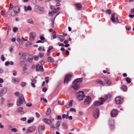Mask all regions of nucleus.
<instances>
[{
    "label": "nucleus",
    "mask_w": 134,
    "mask_h": 134,
    "mask_svg": "<svg viewBox=\"0 0 134 134\" xmlns=\"http://www.w3.org/2000/svg\"><path fill=\"white\" fill-rule=\"evenodd\" d=\"M77 98L79 100H82L84 97H85L84 93L83 91H80L77 94Z\"/></svg>",
    "instance_id": "f257e3e1"
},
{
    "label": "nucleus",
    "mask_w": 134,
    "mask_h": 134,
    "mask_svg": "<svg viewBox=\"0 0 134 134\" xmlns=\"http://www.w3.org/2000/svg\"><path fill=\"white\" fill-rule=\"evenodd\" d=\"M100 100L101 101L100 102L99 101L94 102L93 104L94 106H97L102 104L104 103V102L105 100V99L102 98H100Z\"/></svg>",
    "instance_id": "f03ea898"
},
{
    "label": "nucleus",
    "mask_w": 134,
    "mask_h": 134,
    "mask_svg": "<svg viewBox=\"0 0 134 134\" xmlns=\"http://www.w3.org/2000/svg\"><path fill=\"white\" fill-rule=\"evenodd\" d=\"M25 101V99L24 98L23 94H21V96L19 97V99L17 100V105L19 106L23 103V101Z\"/></svg>",
    "instance_id": "7ed1b4c3"
},
{
    "label": "nucleus",
    "mask_w": 134,
    "mask_h": 134,
    "mask_svg": "<svg viewBox=\"0 0 134 134\" xmlns=\"http://www.w3.org/2000/svg\"><path fill=\"white\" fill-rule=\"evenodd\" d=\"M84 103L85 105L89 104L91 102L92 99L91 97L89 96H86L85 97Z\"/></svg>",
    "instance_id": "20e7f679"
},
{
    "label": "nucleus",
    "mask_w": 134,
    "mask_h": 134,
    "mask_svg": "<svg viewBox=\"0 0 134 134\" xmlns=\"http://www.w3.org/2000/svg\"><path fill=\"white\" fill-rule=\"evenodd\" d=\"M99 111L97 108H96L93 111V116L94 118L97 119L99 116Z\"/></svg>",
    "instance_id": "39448f33"
},
{
    "label": "nucleus",
    "mask_w": 134,
    "mask_h": 134,
    "mask_svg": "<svg viewBox=\"0 0 134 134\" xmlns=\"http://www.w3.org/2000/svg\"><path fill=\"white\" fill-rule=\"evenodd\" d=\"M72 76V75L70 74H69L68 75H66L64 78V83H68L69 81L71 80Z\"/></svg>",
    "instance_id": "423d86ee"
},
{
    "label": "nucleus",
    "mask_w": 134,
    "mask_h": 134,
    "mask_svg": "<svg viewBox=\"0 0 134 134\" xmlns=\"http://www.w3.org/2000/svg\"><path fill=\"white\" fill-rule=\"evenodd\" d=\"M26 55L25 53H23L22 55L20 57V61L21 63L23 64L26 61V58L25 57Z\"/></svg>",
    "instance_id": "0eeeda50"
},
{
    "label": "nucleus",
    "mask_w": 134,
    "mask_h": 134,
    "mask_svg": "<svg viewBox=\"0 0 134 134\" xmlns=\"http://www.w3.org/2000/svg\"><path fill=\"white\" fill-rule=\"evenodd\" d=\"M36 36V34L35 32H31L29 35V40L30 41L34 40L35 39Z\"/></svg>",
    "instance_id": "6e6552de"
},
{
    "label": "nucleus",
    "mask_w": 134,
    "mask_h": 134,
    "mask_svg": "<svg viewBox=\"0 0 134 134\" xmlns=\"http://www.w3.org/2000/svg\"><path fill=\"white\" fill-rule=\"evenodd\" d=\"M123 98H121L120 97H117L116 98L115 102L117 104H121L123 102Z\"/></svg>",
    "instance_id": "1a4fd4ad"
},
{
    "label": "nucleus",
    "mask_w": 134,
    "mask_h": 134,
    "mask_svg": "<svg viewBox=\"0 0 134 134\" xmlns=\"http://www.w3.org/2000/svg\"><path fill=\"white\" fill-rule=\"evenodd\" d=\"M95 83L103 86H104L105 84V82L104 81L99 79H97L96 80Z\"/></svg>",
    "instance_id": "9d476101"
},
{
    "label": "nucleus",
    "mask_w": 134,
    "mask_h": 134,
    "mask_svg": "<svg viewBox=\"0 0 134 134\" xmlns=\"http://www.w3.org/2000/svg\"><path fill=\"white\" fill-rule=\"evenodd\" d=\"M35 127L34 126L30 127L27 130L26 133H28L33 132L35 130Z\"/></svg>",
    "instance_id": "9b49d317"
},
{
    "label": "nucleus",
    "mask_w": 134,
    "mask_h": 134,
    "mask_svg": "<svg viewBox=\"0 0 134 134\" xmlns=\"http://www.w3.org/2000/svg\"><path fill=\"white\" fill-rule=\"evenodd\" d=\"M43 121L46 124L52 125V123L51 120L48 119L44 118L43 119Z\"/></svg>",
    "instance_id": "f8f14e48"
},
{
    "label": "nucleus",
    "mask_w": 134,
    "mask_h": 134,
    "mask_svg": "<svg viewBox=\"0 0 134 134\" xmlns=\"http://www.w3.org/2000/svg\"><path fill=\"white\" fill-rule=\"evenodd\" d=\"M115 14V13H113L111 15V20L113 22H116L118 23H119V21L118 17L116 18L115 19L114 16Z\"/></svg>",
    "instance_id": "ddd939ff"
},
{
    "label": "nucleus",
    "mask_w": 134,
    "mask_h": 134,
    "mask_svg": "<svg viewBox=\"0 0 134 134\" xmlns=\"http://www.w3.org/2000/svg\"><path fill=\"white\" fill-rule=\"evenodd\" d=\"M7 88L6 87H4L1 90L0 93V96H2L7 92Z\"/></svg>",
    "instance_id": "4468645a"
},
{
    "label": "nucleus",
    "mask_w": 134,
    "mask_h": 134,
    "mask_svg": "<svg viewBox=\"0 0 134 134\" xmlns=\"http://www.w3.org/2000/svg\"><path fill=\"white\" fill-rule=\"evenodd\" d=\"M35 7H37L36 9L39 10L41 13H43L44 12V8L43 7H40V6H36Z\"/></svg>",
    "instance_id": "2eb2a0df"
},
{
    "label": "nucleus",
    "mask_w": 134,
    "mask_h": 134,
    "mask_svg": "<svg viewBox=\"0 0 134 134\" xmlns=\"http://www.w3.org/2000/svg\"><path fill=\"white\" fill-rule=\"evenodd\" d=\"M118 111L116 110H113L111 112V115L113 117H114L118 114Z\"/></svg>",
    "instance_id": "dca6fc26"
},
{
    "label": "nucleus",
    "mask_w": 134,
    "mask_h": 134,
    "mask_svg": "<svg viewBox=\"0 0 134 134\" xmlns=\"http://www.w3.org/2000/svg\"><path fill=\"white\" fill-rule=\"evenodd\" d=\"M14 13L16 14H17L19 13L20 11V9L19 7L18 6H16L14 9Z\"/></svg>",
    "instance_id": "f3484780"
},
{
    "label": "nucleus",
    "mask_w": 134,
    "mask_h": 134,
    "mask_svg": "<svg viewBox=\"0 0 134 134\" xmlns=\"http://www.w3.org/2000/svg\"><path fill=\"white\" fill-rule=\"evenodd\" d=\"M114 120H111V122L110 124V129L111 130H113L114 128Z\"/></svg>",
    "instance_id": "a211bd4d"
},
{
    "label": "nucleus",
    "mask_w": 134,
    "mask_h": 134,
    "mask_svg": "<svg viewBox=\"0 0 134 134\" xmlns=\"http://www.w3.org/2000/svg\"><path fill=\"white\" fill-rule=\"evenodd\" d=\"M82 81V78L77 79L75 80L73 82V83L75 84H78L79 82H81Z\"/></svg>",
    "instance_id": "6ab92c4d"
},
{
    "label": "nucleus",
    "mask_w": 134,
    "mask_h": 134,
    "mask_svg": "<svg viewBox=\"0 0 134 134\" xmlns=\"http://www.w3.org/2000/svg\"><path fill=\"white\" fill-rule=\"evenodd\" d=\"M76 9L78 10H80L82 8V6L80 3H76L74 4Z\"/></svg>",
    "instance_id": "aec40b11"
},
{
    "label": "nucleus",
    "mask_w": 134,
    "mask_h": 134,
    "mask_svg": "<svg viewBox=\"0 0 134 134\" xmlns=\"http://www.w3.org/2000/svg\"><path fill=\"white\" fill-rule=\"evenodd\" d=\"M43 69L42 66H41L39 64L36 65V70L37 71H38L40 70L41 71H43Z\"/></svg>",
    "instance_id": "412c9836"
},
{
    "label": "nucleus",
    "mask_w": 134,
    "mask_h": 134,
    "mask_svg": "<svg viewBox=\"0 0 134 134\" xmlns=\"http://www.w3.org/2000/svg\"><path fill=\"white\" fill-rule=\"evenodd\" d=\"M104 80L105 83H106L108 85L111 84V82L110 80L107 78L105 77L104 78Z\"/></svg>",
    "instance_id": "4be33fe9"
},
{
    "label": "nucleus",
    "mask_w": 134,
    "mask_h": 134,
    "mask_svg": "<svg viewBox=\"0 0 134 134\" xmlns=\"http://www.w3.org/2000/svg\"><path fill=\"white\" fill-rule=\"evenodd\" d=\"M33 55H30L29 56L27 59V61L29 63H31L33 60Z\"/></svg>",
    "instance_id": "5701e85b"
},
{
    "label": "nucleus",
    "mask_w": 134,
    "mask_h": 134,
    "mask_svg": "<svg viewBox=\"0 0 134 134\" xmlns=\"http://www.w3.org/2000/svg\"><path fill=\"white\" fill-rule=\"evenodd\" d=\"M72 87L75 90H76L79 88V85L78 84H75L73 83V85L72 86Z\"/></svg>",
    "instance_id": "b1692460"
},
{
    "label": "nucleus",
    "mask_w": 134,
    "mask_h": 134,
    "mask_svg": "<svg viewBox=\"0 0 134 134\" xmlns=\"http://www.w3.org/2000/svg\"><path fill=\"white\" fill-rule=\"evenodd\" d=\"M1 14L4 17L6 16V12L5 10L3 8L2 9V10L1 12Z\"/></svg>",
    "instance_id": "393cba45"
},
{
    "label": "nucleus",
    "mask_w": 134,
    "mask_h": 134,
    "mask_svg": "<svg viewBox=\"0 0 134 134\" xmlns=\"http://www.w3.org/2000/svg\"><path fill=\"white\" fill-rule=\"evenodd\" d=\"M24 9L25 10L26 12L28 11H31L32 10V8L30 5H29L27 7L25 6Z\"/></svg>",
    "instance_id": "a878e982"
},
{
    "label": "nucleus",
    "mask_w": 134,
    "mask_h": 134,
    "mask_svg": "<svg viewBox=\"0 0 134 134\" xmlns=\"http://www.w3.org/2000/svg\"><path fill=\"white\" fill-rule=\"evenodd\" d=\"M43 130V126H41L39 127L38 129V131L39 133H41L42 131Z\"/></svg>",
    "instance_id": "bb28decb"
},
{
    "label": "nucleus",
    "mask_w": 134,
    "mask_h": 134,
    "mask_svg": "<svg viewBox=\"0 0 134 134\" xmlns=\"http://www.w3.org/2000/svg\"><path fill=\"white\" fill-rule=\"evenodd\" d=\"M47 60L49 62L53 63L54 62V60L52 57H49L48 58Z\"/></svg>",
    "instance_id": "cd10ccee"
},
{
    "label": "nucleus",
    "mask_w": 134,
    "mask_h": 134,
    "mask_svg": "<svg viewBox=\"0 0 134 134\" xmlns=\"http://www.w3.org/2000/svg\"><path fill=\"white\" fill-rule=\"evenodd\" d=\"M121 88L124 91H127V87L125 85H122L121 87Z\"/></svg>",
    "instance_id": "c85d7f7f"
},
{
    "label": "nucleus",
    "mask_w": 134,
    "mask_h": 134,
    "mask_svg": "<svg viewBox=\"0 0 134 134\" xmlns=\"http://www.w3.org/2000/svg\"><path fill=\"white\" fill-rule=\"evenodd\" d=\"M60 125V123L59 121H57L56 123V127L55 128L57 130H59V127Z\"/></svg>",
    "instance_id": "c756f323"
},
{
    "label": "nucleus",
    "mask_w": 134,
    "mask_h": 134,
    "mask_svg": "<svg viewBox=\"0 0 134 134\" xmlns=\"http://www.w3.org/2000/svg\"><path fill=\"white\" fill-rule=\"evenodd\" d=\"M125 80L128 83H130L131 81V78L129 77H127L126 78Z\"/></svg>",
    "instance_id": "7c9ffc66"
},
{
    "label": "nucleus",
    "mask_w": 134,
    "mask_h": 134,
    "mask_svg": "<svg viewBox=\"0 0 134 134\" xmlns=\"http://www.w3.org/2000/svg\"><path fill=\"white\" fill-rule=\"evenodd\" d=\"M12 79L15 82H18L20 81L19 79L17 78H13Z\"/></svg>",
    "instance_id": "2f4dec72"
},
{
    "label": "nucleus",
    "mask_w": 134,
    "mask_h": 134,
    "mask_svg": "<svg viewBox=\"0 0 134 134\" xmlns=\"http://www.w3.org/2000/svg\"><path fill=\"white\" fill-rule=\"evenodd\" d=\"M27 40H25L23 37H22L21 40L20 42H19V43L20 44H23V42L24 41H26Z\"/></svg>",
    "instance_id": "473e14b6"
},
{
    "label": "nucleus",
    "mask_w": 134,
    "mask_h": 134,
    "mask_svg": "<svg viewBox=\"0 0 134 134\" xmlns=\"http://www.w3.org/2000/svg\"><path fill=\"white\" fill-rule=\"evenodd\" d=\"M60 41L61 42H63L65 39V37L62 36H60L59 37Z\"/></svg>",
    "instance_id": "72a5a7b5"
},
{
    "label": "nucleus",
    "mask_w": 134,
    "mask_h": 134,
    "mask_svg": "<svg viewBox=\"0 0 134 134\" xmlns=\"http://www.w3.org/2000/svg\"><path fill=\"white\" fill-rule=\"evenodd\" d=\"M34 118L33 117H32L30 119L28 120L27 123H30L31 122H33L34 121Z\"/></svg>",
    "instance_id": "f704fd0d"
},
{
    "label": "nucleus",
    "mask_w": 134,
    "mask_h": 134,
    "mask_svg": "<svg viewBox=\"0 0 134 134\" xmlns=\"http://www.w3.org/2000/svg\"><path fill=\"white\" fill-rule=\"evenodd\" d=\"M55 13L54 12V11H52L49 12V16H53V14Z\"/></svg>",
    "instance_id": "c9c22d12"
},
{
    "label": "nucleus",
    "mask_w": 134,
    "mask_h": 134,
    "mask_svg": "<svg viewBox=\"0 0 134 134\" xmlns=\"http://www.w3.org/2000/svg\"><path fill=\"white\" fill-rule=\"evenodd\" d=\"M23 107H20L19 108L18 110V112H20V113H21L23 111Z\"/></svg>",
    "instance_id": "e433bc0d"
},
{
    "label": "nucleus",
    "mask_w": 134,
    "mask_h": 134,
    "mask_svg": "<svg viewBox=\"0 0 134 134\" xmlns=\"http://www.w3.org/2000/svg\"><path fill=\"white\" fill-rule=\"evenodd\" d=\"M27 22L30 24H32L33 23V21L32 19H29L27 20Z\"/></svg>",
    "instance_id": "4c0bfd02"
},
{
    "label": "nucleus",
    "mask_w": 134,
    "mask_h": 134,
    "mask_svg": "<svg viewBox=\"0 0 134 134\" xmlns=\"http://www.w3.org/2000/svg\"><path fill=\"white\" fill-rule=\"evenodd\" d=\"M51 112V109L49 108H48L46 112L47 115H49Z\"/></svg>",
    "instance_id": "58836bf2"
},
{
    "label": "nucleus",
    "mask_w": 134,
    "mask_h": 134,
    "mask_svg": "<svg viewBox=\"0 0 134 134\" xmlns=\"http://www.w3.org/2000/svg\"><path fill=\"white\" fill-rule=\"evenodd\" d=\"M34 59L35 60L37 61L39 59V57L38 56L35 55L34 57Z\"/></svg>",
    "instance_id": "ea45409f"
},
{
    "label": "nucleus",
    "mask_w": 134,
    "mask_h": 134,
    "mask_svg": "<svg viewBox=\"0 0 134 134\" xmlns=\"http://www.w3.org/2000/svg\"><path fill=\"white\" fill-rule=\"evenodd\" d=\"M32 43L30 42H28L26 44V46L27 47H30L32 45Z\"/></svg>",
    "instance_id": "a19ab883"
},
{
    "label": "nucleus",
    "mask_w": 134,
    "mask_h": 134,
    "mask_svg": "<svg viewBox=\"0 0 134 134\" xmlns=\"http://www.w3.org/2000/svg\"><path fill=\"white\" fill-rule=\"evenodd\" d=\"M73 101L72 100H70L69 104V107H71L72 106V104Z\"/></svg>",
    "instance_id": "79ce46f5"
},
{
    "label": "nucleus",
    "mask_w": 134,
    "mask_h": 134,
    "mask_svg": "<svg viewBox=\"0 0 134 134\" xmlns=\"http://www.w3.org/2000/svg\"><path fill=\"white\" fill-rule=\"evenodd\" d=\"M11 131L13 132H16L17 131V129L15 128H13L12 129Z\"/></svg>",
    "instance_id": "37998d69"
},
{
    "label": "nucleus",
    "mask_w": 134,
    "mask_h": 134,
    "mask_svg": "<svg viewBox=\"0 0 134 134\" xmlns=\"http://www.w3.org/2000/svg\"><path fill=\"white\" fill-rule=\"evenodd\" d=\"M60 7H58L56 9H54V12L55 13H56L60 9Z\"/></svg>",
    "instance_id": "c03bdc74"
},
{
    "label": "nucleus",
    "mask_w": 134,
    "mask_h": 134,
    "mask_svg": "<svg viewBox=\"0 0 134 134\" xmlns=\"http://www.w3.org/2000/svg\"><path fill=\"white\" fill-rule=\"evenodd\" d=\"M106 12L107 13L110 14L111 13V11L110 9H108L106 10Z\"/></svg>",
    "instance_id": "a18cd8bd"
},
{
    "label": "nucleus",
    "mask_w": 134,
    "mask_h": 134,
    "mask_svg": "<svg viewBox=\"0 0 134 134\" xmlns=\"http://www.w3.org/2000/svg\"><path fill=\"white\" fill-rule=\"evenodd\" d=\"M58 45L59 46H61L63 48L64 47V45L63 44H60V42H58Z\"/></svg>",
    "instance_id": "49530a36"
},
{
    "label": "nucleus",
    "mask_w": 134,
    "mask_h": 134,
    "mask_svg": "<svg viewBox=\"0 0 134 134\" xmlns=\"http://www.w3.org/2000/svg\"><path fill=\"white\" fill-rule=\"evenodd\" d=\"M26 83L24 82H21V85L22 87H24L26 85Z\"/></svg>",
    "instance_id": "de8ad7c7"
},
{
    "label": "nucleus",
    "mask_w": 134,
    "mask_h": 134,
    "mask_svg": "<svg viewBox=\"0 0 134 134\" xmlns=\"http://www.w3.org/2000/svg\"><path fill=\"white\" fill-rule=\"evenodd\" d=\"M13 105V104L12 103H9L7 104V106L8 107H12Z\"/></svg>",
    "instance_id": "09e8293b"
},
{
    "label": "nucleus",
    "mask_w": 134,
    "mask_h": 134,
    "mask_svg": "<svg viewBox=\"0 0 134 134\" xmlns=\"http://www.w3.org/2000/svg\"><path fill=\"white\" fill-rule=\"evenodd\" d=\"M44 56V55L43 54H42L40 53L39 54V56L40 58H41Z\"/></svg>",
    "instance_id": "8fccbe9b"
},
{
    "label": "nucleus",
    "mask_w": 134,
    "mask_h": 134,
    "mask_svg": "<svg viewBox=\"0 0 134 134\" xmlns=\"http://www.w3.org/2000/svg\"><path fill=\"white\" fill-rule=\"evenodd\" d=\"M130 13L132 14H134V8L131 10Z\"/></svg>",
    "instance_id": "3c124183"
},
{
    "label": "nucleus",
    "mask_w": 134,
    "mask_h": 134,
    "mask_svg": "<svg viewBox=\"0 0 134 134\" xmlns=\"http://www.w3.org/2000/svg\"><path fill=\"white\" fill-rule=\"evenodd\" d=\"M70 111H73L74 112L76 111V110L74 108H71L70 109Z\"/></svg>",
    "instance_id": "603ef678"
},
{
    "label": "nucleus",
    "mask_w": 134,
    "mask_h": 134,
    "mask_svg": "<svg viewBox=\"0 0 134 134\" xmlns=\"http://www.w3.org/2000/svg\"><path fill=\"white\" fill-rule=\"evenodd\" d=\"M13 5H12V4L11 3L10 4V7L9 8V10H10L11 9H12L13 8Z\"/></svg>",
    "instance_id": "864d4df0"
},
{
    "label": "nucleus",
    "mask_w": 134,
    "mask_h": 134,
    "mask_svg": "<svg viewBox=\"0 0 134 134\" xmlns=\"http://www.w3.org/2000/svg\"><path fill=\"white\" fill-rule=\"evenodd\" d=\"M18 29L16 27H14L13 29V31L14 32H16L18 30Z\"/></svg>",
    "instance_id": "5fc2aeb1"
},
{
    "label": "nucleus",
    "mask_w": 134,
    "mask_h": 134,
    "mask_svg": "<svg viewBox=\"0 0 134 134\" xmlns=\"http://www.w3.org/2000/svg\"><path fill=\"white\" fill-rule=\"evenodd\" d=\"M1 59L3 61H4L5 60V58L3 55H2L1 58Z\"/></svg>",
    "instance_id": "6e6d98bb"
},
{
    "label": "nucleus",
    "mask_w": 134,
    "mask_h": 134,
    "mask_svg": "<svg viewBox=\"0 0 134 134\" xmlns=\"http://www.w3.org/2000/svg\"><path fill=\"white\" fill-rule=\"evenodd\" d=\"M32 104L31 103H28L26 104V106L27 107H31L32 106Z\"/></svg>",
    "instance_id": "4d7b16f0"
},
{
    "label": "nucleus",
    "mask_w": 134,
    "mask_h": 134,
    "mask_svg": "<svg viewBox=\"0 0 134 134\" xmlns=\"http://www.w3.org/2000/svg\"><path fill=\"white\" fill-rule=\"evenodd\" d=\"M40 39L41 40L44 41L45 39V38L43 36H42L40 37Z\"/></svg>",
    "instance_id": "13d9d810"
},
{
    "label": "nucleus",
    "mask_w": 134,
    "mask_h": 134,
    "mask_svg": "<svg viewBox=\"0 0 134 134\" xmlns=\"http://www.w3.org/2000/svg\"><path fill=\"white\" fill-rule=\"evenodd\" d=\"M26 119V117H23L21 118V120L24 121H25Z\"/></svg>",
    "instance_id": "bf43d9fd"
},
{
    "label": "nucleus",
    "mask_w": 134,
    "mask_h": 134,
    "mask_svg": "<svg viewBox=\"0 0 134 134\" xmlns=\"http://www.w3.org/2000/svg\"><path fill=\"white\" fill-rule=\"evenodd\" d=\"M31 2L32 3L34 4H36V0H31Z\"/></svg>",
    "instance_id": "052dcab7"
},
{
    "label": "nucleus",
    "mask_w": 134,
    "mask_h": 134,
    "mask_svg": "<svg viewBox=\"0 0 134 134\" xmlns=\"http://www.w3.org/2000/svg\"><path fill=\"white\" fill-rule=\"evenodd\" d=\"M47 90V89L46 88H42V91L45 92Z\"/></svg>",
    "instance_id": "680f3d73"
},
{
    "label": "nucleus",
    "mask_w": 134,
    "mask_h": 134,
    "mask_svg": "<svg viewBox=\"0 0 134 134\" xmlns=\"http://www.w3.org/2000/svg\"><path fill=\"white\" fill-rule=\"evenodd\" d=\"M13 72H14L13 73V75L14 76L16 75L17 74V71L16 70H14L13 71Z\"/></svg>",
    "instance_id": "e2e57ef3"
},
{
    "label": "nucleus",
    "mask_w": 134,
    "mask_h": 134,
    "mask_svg": "<svg viewBox=\"0 0 134 134\" xmlns=\"http://www.w3.org/2000/svg\"><path fill=\"white\" fill-rule=\"evenodd\" d=\"M36 114L37 117L40 118V115L38 113L36 112Z\"/></svg>",
    "instance_id": "0e129e2a"
},
{
    "label": "nucleus",
    "mask_w": 134,
    "mask_h": 134,
    "mask_svg": "<svg viewBox=\"0 0 134 134\" xmlns=\"http://www.w3.org/2000/svg\"><path fill=\"white\" fill-rule=\"evenodd\" d=\"M48 78V77H46L45 78V79H46V83H47L48 82L49 80L47 79Z\"/></svg>",
    "instance_id": "69168bd1"
},
{
    "label": "nucleus",
    "mask_w": 134,
    "mask_h": 134,
    "mask_svg": "<svg viewBox=\"0 0 134 134\" xmlns=\"http://www.w3.org/2000/svg\"><path fill=\"white\" fill-rule=\"evenodd\" d=\"M31 81L32 82V83H35L36 82V80L35 79H33L31 80Z\"/></svg>",
    "instance_id": "338daca9"
},
{
    "label": "nucleus",
    "mask_w": 134,
    "mask_h": 134,
    "mask_svg": "<svg viewBox=\"0 0 134 134\" xmlns=\"http://www.w3.org/2000/svg\"><path fill=\"white\" fill-rule=\"evenodd\" d=\"M129 16L130 18H133L134 17V14L133 15L130 14Z\"/></svg>",
    "instance_id": "774afa93"
}]
</instances>
